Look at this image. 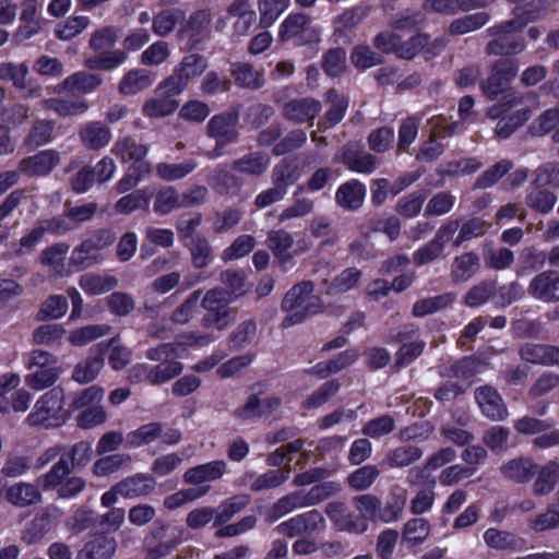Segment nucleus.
I'll list each match as a JSON object with an SVG mask.
<instances>
[{
    "instance_id": "f257e3e1",
    "label": "nucleus",
    "mask_w": 559,
    "mask_h": 559,
    "mask_svg": "<svg viewBox=\"0 0 559 559\" xmlns=\"http://www.w3.org/2000/svg\"><path fill=\"white\" fill-rule=\"evenodd\" d=\"M118 40L115 27L106 26L92 33L88 48L96 55L84 60V66L90 70L110 71L121 66L128 58L121 49L110 50Z\"/></svg>"
},
{
    "instance_id": "f03ea898",
    "label": "nucleus",
    "mask_w": 559,
    "mask_h": 559,
    "mask_svg": "<svg viewBox=\"0 0 559 559\" xmlns=\"http://www.w3.org/2000/svg\"><path fill=\"white\" fill-rule=\"evenodd\" d=\"M64 400V390L60 386L52 388L36 401L26 417V424L39 429L61 427L68 419Z\"/></svg>"
},
{
    "instance_id": "7ed1b4c3",
    "label": "nucleus",
    "mask_w": 559,
    "mask_h": 559,
    "mask_svg": "<svg viewBox=\"0 0 559 559\" xmlns=\"http://www.w3.org/2000/svg\"><path fill=\"white\" fill-rule=\"evenodd\" d=\"M185 540V530L170 522L157 523L145 536L144 559H162L170 555Z\"/></svg>"
},
{
    "instance_id": "20e7f679",
    "label": "nucleus",
    "mask_w": 559,
    "mask_h": 559,
    "mask_svg": "<svg viewBox=\"0 0 559 559\" xmlns=\"http://www.w3.org/2000/svg\"><path fill=\"white\" fill-rule=\"evenodd\" d=\"M521 32V24L502 21L487 29L489 36H492L487 46L486 53L495 56H511L521 53L525 49L524 38L516 35Z\"/></svg>"
},
{
    "instance_id": "39448f33",
    "label": "nucleus",
    "mask_w": 559,
    "mask_h": 559,
    "mask_svg": "<svg viewBox=\"0 0 559 559\" xmlns=\"http://www.w3.org/2000/svg\"><path fill=\"white\" fill-rule=\"evenodd\" d=\"M201 307L205 311L201 319L203 328L222 331L236 320L237 311L229 307V300L221 288L209 289L201 300Z\"/></svg>"
},
{
    "instance_id": "423d86ee",
    "label": "nucleus",
    "mask_w": 559,
    "mask_h": 559,
    "mask_svg": "<svg viewBox=\"0 0 559 559\" xmlns=\"http://www.w3.org/2000/svg\"><path fill=\"white\" fill-rule=\"evenodd\" d=\"M238 124L239 115L237 111L221 112L209 120L205 127L206 135L215 142V146L209 153L211 158L221 157L226 145L238 141Z\"/></svg>"
},
{
    "instance_id": "0eeeda50",
    "label": "nucleus",
    "mask_w": 559,
    "mask_h": 559,
    "mask_svg": "<svg viewBox=\"0 0 559 559\" xmlns=\"http://www.w3.org/2000/svg\"><path fill=\"white\" fill-rule=\"evenodd\" d=\"M73 469H64L52 465L50 469L40 475L38 484L46 491L52 490L61 499H72L82 493L86 488V480L72 474Z\"/></svg>"
},
{
    "instance_id": "6e6552de",
    "label": "nucleus",
    "mask_w": 559,
    "mask_h": 559,
    "mask_svg": "<svg viewBox=\"0 0 559 559\" xmlns=\"http://www.w3.org/2000/svg\"><path fill=\"white\" fill-rule=\"evenodd\" d=\"M282 41L293 40L297 46L318 44L321 28L306 13H292L282 22L278 29Z\"/></svg>"
},
{
    "instance_id": "1a4fd4ad",
    "label": "nucleus",
    "mask_w": 559,
    "mask_h": 559,
    "mask_svg": "<svg viewBox=\"0 0 559 559\" xmlns=\"http://www.w3.org/2000/svg\"><path fill=\"white\" fill-rule=\"evenodd\" d=\"M148 360L157 361L156 366H151V384L160 385L166 383L183 370V365L176 360V346L171 343H163L156 347L148 348L145 353Z\"/></svg>"
},
{
    "instance_id": "9d476101",
    "label": "nucleus",
    "mask_w": 559,
    "mask_h": 559,
    "mask_svg": "<svg viewBox=\"0 0 559 559\" xmlns=\"http://www.w3.org/2000/svg\"><path fill=\"white\" fill-rule=\"evenodd\" d=\"M314 289V284L311 281H302L293 286L284 296L281 309L285 312H292L284 318L282 324L284 328L298 324L305 320L311 310V302L309 301L313 297L311 296Z\"/></svg>"
},
{
    "instance_id": "9b49d317",
    "label": "nucleus",
    "mask_w": 559,
    "mask_h": 559,
    "mask_svg": "<svg viewBox=\"0 0 559 559\" xmlns=\"http://www.w3.org/2000/svg\"><path fill=\"white\" fill-rule=\"evenodd\" d=\"M116 240V235L110 229H98L85 238L72 253V264L79 269H87L98 263L102 258L98 251L110 247Z\"/></svg>"
},
{
    "instance_id": "f8f14e48",
    "label": "nucleus",
    "mask_w": 559,
    "mask_h": 559,
    "mask_svg": "<svg viewBox=\"0 0 559 559\" xmlns=\"http://www.w3.org/2000/svg\"><path fill=\"white\" fill-rule=\"evenodd\" d=\"M406 480L412 487L421 486L411 500L409 511L415 515H420L429 511L436 499V480L427 475L425 469L420 467L411 468L407 473Z\"/></svg>"
},
{
    "instance_id": "ddd939ff",
    "label": "nucleus",
    "mask_w": 559,
    "mask_h": 559,
    "mask_svg": "<svg viewBox=\"0 0 559 559\" xmlns=\"http://www.w3.org/2000/svg\"><path fill=\"white\" fill-rule=\"evenodd\" d=\"M325 527V520L318 510H310L280 523L274 531L280 535L296 537L320 532Z\"/></svg>"
},
{
    "instance_id": "4468645a",
    "label": "nucleus",
    "mask_w": 559,
    "mask_h": 559,
    "mask_svg": "<svg viewBox=\"0 0 559 559\" xmlns=\"http://www.w3.org/2000/svg\"><path fill=\"white\" fill-rule=\"evenodd\" d=\"M418 332V328L405 326L395 334L394 341L400 342L401 346L395 353L394 368L406 367L423 354L426 342L415 338Z\"/></svg>"
},
{
    "instance_id": "2eb2a0df",
    "label": "nucleus",
    "mask_w": 559,
    "mask_h": 559,
    "mask_svg": "<svg viewBox=\"0 0 559 559\" xmlns=\"http://www.w3.org/2000/svg\"><path fill=\"white\" fill-rule=\"evenodd\" d=\"M341 162L354 173L372 174L379 166L377 156L366 152L359 143H346L340 153Z\"/></svg>"
},
{
    "instance_id": "dca6fc26",
    "label": "nucleus",
    "mask_w": 559,
    "mask_h": 559,
    "mask_svg": "<svg viewBox=\"0 0 559 559\" xmlns=\"http://www.w3.org/2000/svg\"><path fill=\"white\" fill-rule=\"evenodd\" d=\"M325 514L338 531L362 534L369 526L362 519L356 518V514L349 512L343 501L329 502L325 507Z\"/></svg>"
},
{
    "instance_id": "f3484780",
    "label": "nucleus",
    "mask_w": 559,
    "mask_h": 559,
    "mask_svg": "<svg viewBox=\"0 0 559 559\" xmlns=\"http://www.w3.org/2000/svg\"><path fill=\"white\" fill-rule=\"evenodd\" d=\"M60 163V154L55 150H44L35 155L23 158L17 171L27 177H43L49 175Z\"/></svg>"
},
{
    "instance_id": "a211bd4d",
    "label": "nucleus",
    "mask_w": 559,
    "mask_h": 559,
    "mask_svg": "<svg viewBox=\"0 0 559 559\" xmlns=\"http://www.w3.org/2000/svg\"><path fill=\"white\" fill-rule=\"evenodd\" d=\"M226 14L235 20L231 28L238 37L248 36L257 22V13L250 0H233L226 8Z\"/></svg>"
},
{
    "instance_id": "6ab92c4d",
    "label": "nucleus",
    "mask_w": 559,
    "mask_h": 559,
    "mask_svg": "<svg viewBox=\"0 0 559 559\" xmlns=\"http://www.w3.org/2000/svg\"><path fill=\"white\" fill-rule=\"evenodd\" d=\"M475 400L481 413L492 420H503L508 416L507 406L499 392L489 385L475 391Z\"/></svg>"
},
{
    "instance_id": "aec40b11",
    "label": "nucleus",
    "mask_w": 559,
    "mask_h": 559,
    "mask_svg": "<svg viewBox=\"0 0 559 559\" xmlns=\"http://www.w3.org/2000/svg\"><path fill=\"white\" fill-rule=\"evenodd\" d=\"M106 345L104 343L97 344L92 350L91 355L78 362L72 372V379L80 383H90L97 378L104 367V354Z\"/></svg>"
},
{
    "instance_id": "412c9836",
    "label": "nucleus",
    "mask_w": 559,
    "mask_h": 559,
    "mask_svg": "<svg viewBox=\"0 0 559 559\" xmlns=\"http://www.w3.org/2000/svg\"><path fill=\"white\" fill-rule=\"evenodd\" d=\"M321 110V104L313 98H299L283 106V116L293 123L301 124L312 121Z\"/></svg>"
},
{
    "instance_id": "4be33fe9",
    "label": "nucleus",
    "mask_w": 559,
    "mask_h": 559,
    "mask_svg": "<svg viewBox=\"0 0 559 559\" xmlns=\"http://www.w3.org/2000/svg\"><path fill=\"white\" fill-rule=\"evenodd\" d=\"M93 456L92 443L86 440H81L72 444L71 447H67V450L62 453L57 462L53 465H57L66 471L69 469H81L86 467Z\"/></svg>"
},
{
    "instance_id": "5701e85b",
    "label": "nucleus",
    "mask_w": 559,
    "mask_h": 559,
    "mask_svg": "<svg viewBox=\"0 0 559 559\" xmlns=\"http://www.w3.org/2000/svg\"><path fill=\"white\" fill-rule=\"evenodd\" d=\"M292 467L287 464L283 469H269L264 474L255 475L248 473L243 476L242 481L252 491H263L280 487L290 475Z\"/></svg>"
},
{
    "instance_id": "b1692460",
    "label": "nucleus",
    "mask_w": 559,
    "mask_h": 559,
    "mask_svg": "<svg viewBox=\"0 0 559 559\" xmlns=\"http://www.w3.org/2000/svg\"><path fill=\"white\" fill-rule=\"evenodd\" d=\"M4 498L16 508H27L40 503L43 495L37 485L20 481L5 489Z\"/></svg>"
},
{
    "instance_id": "393cba45",
    "label": "nucleus",
    "mask_w": 559,
    "mask_h": 559,
    "mask_svg": "<svg viewBox=\"0 0 559 559\" xmlns=\"http://www.w3.org/2000/svg\"><path fill=\"white\" fill-rule=\"evenodd\" d=\"M111 130L102 121H90L79 130V138L82 144L92 151H99L106 147L111 141Z\"/></svg>"
},
{
    "instance_id": "a878e982",
    "label": "nucleus",
    "mask_w": 559,
    "mask_h": 559,
    "mask_svg": "<svg viewBox=\"0 0 559 559\" xmlns=\"http://www.w3.org/2000/svg\"><path fill=\"white\" fill-rule=\"evenodd\" d=\"M227 464L223 460L212 461L188 468L183 474V481L189 485H201L214 481L226 473Z\"/></svg>"
},
{
    "instance_id": "bb28decb",
    "label": "nucleus",
    "mask_w": 559,
    "mask_h": 559,
    "mask_svg": "<svg viewBox=\"0 0 559 559\" xmlns=\"http://www.w3.org/2000/svg\"><path fill=\"white\" fill-rule=\"evenodd\" d=\"M211 21V10H198L189 16L186 25L181 29V33L189 39L192 46H195L210 36Z\"/></svg>"
},
{
    "instance_id": "cd10ccee",
    "label": "nucleus",
    "mask_w": 559,
    "mask_h": 559,
    "mask_svg": "<svg viewBox=\"0 0 559 559\" xmlns=\"http://www.w3.org/2000/svg\"><path fill=\"white\" fill-rule=\"evenodd\" d=\"M538 465L531 457H516L500 467L502 476L515 484L528 483L537 473Z\"/></svg>"
},
{
    "instance_id": "c85d7f7f",
    "label": "nucleus",
    "mask_w": 559,
    "mask_h": 559,
    "mask_svg": "<svg viewBox=\"0 0 559 559\" xmlns=\"http://www.w3.org/2000/svg\"><path fill=\"white\" fill-rule=\"evenodd\" d=\"M121 497L135 499L151 495L156 488L155 479L148 474H134L118 481Z\"/></svg>"
},
{
    "instance_id": "c756f323",
    "label": "nucleus",
    "mask_w": 559,
    "mask_h": 559,
    "mask_svg": "<svg viewBox=\"0 0 559 559\" xmlns=\"http://www.w3.org/2000/svg\"><path fill=\"white\" fill-rule=\"evenodd\" d=\"M271 165V157L267 153L257 151L248 153L231 163V168L241 174L252 177H261Z\"/></svg>"
},
{
    "instance_id": "7c9ffc66",
    "label": "nucleus",
    "mask_w": 559,
    "mask_h": 559,
    "mask_svg": "<svg viewBox=\"0 0 559 559\" xmlns=\"http://www.w3.org/2000/svg\"><path fill=\"white\" fill-rule=\"evenodd\" d=\"M366 187L357 179L341 185L335 193L336 204L345 210L356 211L364 204Z\"/></svg>"
},
{
    "instance_id": "2f4dec72",
    "label": "nucleus",
    "mask_w": 559,
    "mask_h": 559,
    "mask_svg": "<svg viewBox=\"0 0 559 559\" xmlns=\"http://www.w3.org/2000/svg\"><path fill=\"white\" fill-rule=\"evenodd\" d=\"M70 246L66 242H58L45 248L39 255L40 263L49 269L50 276L62 277L66 275V257Z\"/></svg>"
},
{
    "instance_id": "473e14b6",
    "label": "nucleus",
    "mask_w": 559,
    "mask_h": 559,
    "mask_svg": "<svg viewBox=\"0 0 559 559\" xmlns=\"http://www.w3.org/2000/svg\"><path fill=\"white\" fill-rule=\"evenodd\" d=\"M103 79L94 73L80 71L66 78L60 84L57 85L56 91L62 92H82L92 93L100 84Z\"/></svg>"
},
{
    "instance_id": "72a5a7b5",
    "label": "nucleus",
    "mask_w": 559,
    "mask_h": 559,
    "mask_svg": "<svg viewBox=\"0 0 559 559\" xmlns=\"http://www.w3.org/2000/svg\"><path fill=\"white\" fill-rule=\"evenodd\" d=\"M116 549L117 542L114 537L99 535L83 546L76 559H110Z\"/></svg>"
},
{
    "instance_id": "f704fd0d",
    "label": "nucleus",
    "mask_w": 559,
    "mask_h": 559,
    "mask_svg": "<svg viewBox=\"0 0 559 559\" xmlns=\"http://www.w3.org/2000/svg\"><path fill=\"white\" fill-rule=\"evenodd\" d=\"M79 285L85 294L97 296L115 289L118 286V280L109 274L88 272L80 276Z\"/></svg>"
},
{
    "instance_id": "c9c22d12",
    "label": "nucleus",
    "mask_w": 559,
    "mask_h": 559,
    "mask_svg": "<svg viewBox=\"0 0 559 559\" xmlns=\"http://www.w3.org/2000/svg\"><path fill=\"white\" fill-rule=\"evenodd\" d=\"M326 97L331 103V107L326 110L318 123L320 131H325L326 129L332 128L342 121L348 107V99L338 95L334 90L329 91L326 93Z\"/></svg>"
},
{
    "instance_id": "e433bc0d",
    "label": "nucleus",
    "mask_w": 559,
    "mask_h": 559,
    "mask_svg": "<svg viewBox=\"0 0 559 559\" xmlns=\"http://www.w3.org/2000/svg\"><path fill=\"white\" fill-rule=\"evenodd\" d=\"M407 501L406 491L401 488H392L384 506L380 507V522L394 523L402 519Z\"/></svg>"
},
{
    "instance_id": "4c0bfd02",
    "label": "nucleus",
    "mask_w": 559,
    "mask_h": 559,
    "mask_svg": "<svg viewBox=\"0 0 559 559\" xmlns=\"http://www.w3.org/2000/svg\"><path fill=\"white\" fill-rule=\"evenodd\" d=\"M480 269L479 257L474 252H465L453 259L451 264V277L453 282H466Z\"/></svg>"
},
{
    "instance_id": "58836bf2",
    "label": "nucleus",
    "mask_w": 559,
    "mask_h": 559,
    "mask_svg": "<svg viewBox=\"0 0 559 559\" xmlns=\"http://www.w3.org/2000/svg\"><path fill=\"white\" fill-rule=\"evenodd\" d=\"M536 474L532 491L537 497H544L555 489L559 478V463L555 460L548 461L540 469L537 468Z\"/></svg>"
},
{
    "instance_id": "ea45409f",
    "label": "nucleus",
    "mask_w": 559,
    "mask_h": 559,
    "mask_svg": "<svg viewBox=\"0 0 559 559\" xmlns=\"http://www.w3.org/2000/svg\"><path fill=\"white\" fill-rule=\"evenodd\" d=\"M179 107V102L163 92H156V96L148 98L142 107L143 114L148 118H164L174 114Z\"/></svg>"
},
{
    "instance_id": "a19ab883",
    "label": "nucleus",
    "mask_w": 559,
    "mask_h": 559,
    "mask_svg": "<svg viewBox=\"0 0 559 559\" xmlns=\"http://www.w3.org/2000/svg\"><path fill=\"white\" fill-rule=\"evenodd\" d=\"M111 152L119 157L122 163L139 162L146 156L148 147L136 143L132 136L126 135L117 139Z\"/></svg>"
},
{
    "instance_id": "79ce46f5",
    "label": "nucleus",
    "mask_w": 559,
    "mask_h": 559,
    "mask_svg": "<svg viewBox=\"0 0 559 559\" xmlns=\"http://www.w3.org/2000/svg\"><path fill=\"white\" fill-rule=\"evenodd\" d=\"M132 457L128 453H114L97 459L92 465V474L95 477H105L128 467Z\"/></svg>"
},
{
    "instance_id": "37998d69",
    "label": "nucleus",
    "mask_w": 559,
    "mask_h": 559,
    "mask_svg": "<svg viewBox=\"0 0 559 559\" xmlns=\"http://www.w3.org/2000/svg\"><path fill=\"white\" fill-rule=\"evenodd\" d=\"M485 544L496 550H518L524 545V539L513 533L490 527L484 533Z\"/></svg>"
},
{
    "instance_id": "c03bdc74",
    "label": "nucleus",
    "mask_w": 559,
    "mask_h": 559,
    "mask_svg": "<svg viewBox=\"0 0 559 559\" xmlns=\"http://www.w3.org/2000/svg\"><path fill=\"white\" fill-rule=\"evenodd\" d=\"M423 456V451L416 445H401L390 450L382 464L390 468L406 467L418 461Z\"/></svg>"
},
{
    "instance_id": "a18cd8bd",
    "label": "nucleus",
    "mask_w": 559,
    "mask_h": 559,
    "mask_svg": "<svg viewBox=\"0 0 559 559\" xmlns=\"http://www.w3.org/2000/svg\"><path fill=\"white\" fill-rule=\"evenodd\" d=\"M362 273L359 269L352 266L343 270L332 281H325L326 294H344L357 287L360 283Z\"/></svg>"
},
{
    "instance_id": "49530a36",
    "label": "nucleus",
    "mask_w": 559,
    "mask_h": 559,
    "mask_svg": "<svg viewBox=\"0 0 559 559\" xmlns=\"http://www.w3.org/2000/svg\"><path fill=\"white\" fill-rule=\"evenodd\" d=\"M369 11L368 7H353L343 11L333 20L334 34L343 35L347 31L355 28L367 19Z\"/></svg>"
},
{
    "instance_id": "de8ad7c7",
    "label": "nucleus",
    "mask_w": 559,
    "mask_h": 559,
    "mask_svg": "<svg viewBox=\"0 0 559 559\" xmlns=\"http://www.w3.org/2000/svg\"><path fill=\"white\" fill-rule=\"evenodd\" d=\"M309 507L306 492L295 491L278 499L269 513V520L275 521L289 512Z\"/></svg>"
},
{
    "instance_id": "09e8293b",
    "label": "nucleus",
    "mask_w": 559,
    "mask_h": 559,
    "mask_svg": "<svg viewBox=\"0 0 559 559\" xmlns=\"http://www.w3.org/2000/svg\"><path fill=\"white\" fill-rule=\"evenodd\" d=\"M153 84V78L143 69L131 70L126 73L120 83L119 92L123 95H134Z\"/></svg>"
},
{
    "instance_id": "8fccbe9b",
    "label": "nucleus",
    "mask_w": 559,
    "mask_h": 559,
    "mask_svg": "<svg viewBox=\"0 0 559 559\" xmlns=\"http://www.w3.org/2000/svg\"><path fill=\"white\" fill-rule=\"evenodd\" d=\"M207 59L200 53H189L175 67V70L188 82L201 76L207 69Z\"/></svg>"
},
{
    "instance_id": "3c124183",
    "label": "nucleus",
    "mask_w": 559,
    "mask_h": 559,
    "mask_svg": "<svg viewBox=\"0 0 559 559\" xmlns=\"http://www.w3.org/2000/svg\"><path fill=\"white\" fill-rule=\"evenodd\" d=\"M250 502L247 495H236L219 503L215 509L214 525L219 526L230 521L236 514L241 512Z\"/></svg>"
},
{
    "instance_id": "603ef678",
    "label": "nucleus",
    "mask_w": 559,
    "mask_h": 559,
    "mask_svg": "<svg viewBox=\"0 0 559 559\" xmlns=\"http://www.w3.org/2000/svg\"><path fill=\"white\" fill-rule=\"evenodd\" d=\"M456 299L454 293H445L442 295L428 297L416 301L413 306L412 313L414 317H425L444 309L452 305Z\"/></svg>"
},
{
    "instance_id": "864d4df0",
    "label": "nucleus",
    "mask_w": 559,
    "mask_h": 559,
    "mask_svg": "<svg viewBox=\"0 0 559 559\" xmlns=\"http://www.w3.org/2000/svg\"><path fill=\"white\" fill-rule=\"evenodd\" d=\"M526 293L534 300L551 304V270L534 275L527 285Z\"/></svg>"
},
{
    "instance_id": "5fc2aeb1",
    "label": "nucleus",
    "mask_w": 559,
    "mask_h": 559,
    "mask_svg": "<svg viewBox=\"0 0 559 559\" xmlns=\"http://www.w3.org/2000/svg\"><path fill=\"white\" fill-rule=\"evenodd\" d=\"M231 75L234 76L236 84L246 88L257 90L264 83L263 74L255 70L252 64L246 62H238L234 64Z\"/></svg>"
},
{
    "instance_id": "6e6d98bb",
    "label": "nucleus",
    "mask_w": 559,
    "mask_h": 559,
    "mask_svg": "<svg viewBox=\"0 0 559 559\" xmlns=\"http://www.w3.org/2000/svg\"><path fill=\"white\" fill-rule=\"evenodd\" d=\"M353 504L358 512L356 518H360L368 524V521H380L381 500L371 493L358 495L353 498Z\"/></svg>"
},
{
    "instance_id": "4d7b16f0",
    "label": "nucleus",
    "mask_w": 559,
    "mask_h": 559,
    "mask_svg": "<svg viewBox=\"0 0 559 559\" xmlns=\"http://www.w3.org/2000/svg\"><path fill=\"white\" fill-rule=\"evenodd\" d=\"M51 530V518L47 513L36 515L22 532V540L27 545L40 543Z\"/></svg>"
},
{
    "instance_id": "13d9d810",
    "label": "nucleus",
    "mask_w": 559,
    "mask_h": 559,
    "mask_svg": "<svg viewBox=\"0 0 559 559\" xmlns=\"http://www.w3.org/2000/svg\"><path fill=\"white\" fill-rule=\"evenodd\" d=\"M557 202V197L548 189L531 186L530 192L525 197L526 205L539 214L549 213Z\"/></svg>"
},
{
    "instance_id": "bf43d9fd",
    "label": "nucleus",
    "mask_w": 559,
    "mask_h": 559,
    "mask_svg": "<svg viewBox=\"0 0 559 559\" xmlns=\"http://www.w3.org/2000/svg\"><path fill=\"white\" fill-rule=\"evenodd\" d=\"M430 534V524L424 518L408 520L402 530V539L409 546L424 543Z\"/></svg>"
},
{
    "instance_id": "052dcab7",
    "label": "nucleus",
    "mask_w": 559,
    "mask_h": 559,
    "mask_svg": "<svg viewBox=\"0 0 559 559\" xmlns=\"http://www.w3.org/2000/svg\"><path fill=\"white\" fill-rule=\"evenodd\" d=\"M496 289V281L484 280L467 290L464 296V305L469 308L479 307L493 297Z\"/></svg>"
},
{
    "instance_id": "680f3d73",
    "label": "nucleus",
    "mask_w": 559,
    "mask_h": 559,
    "mask_svg": "<svg viewBox=\"0 0 559 559\" xmlns=\"http://www.w3.org/2000/svg\"><path fill=\"white\" fill-rule=\"evenodd\" d=\"M162 437V424L150 423L139 427L126 436V442L130 448H141Z\"/></svg>"
},
{
    "instance_id": "e2e57ef3",
    "label": "nucleus",
    "mask_w": 559,
    "mask_h": 559,
    "mask_svg": "<svg viewBox=\"0 0 559 559\" xmlns=\"http://www.w3.org/2000/svg\"><path fill=\"white\" fill-rule=\"evenodd\" d=\"M289 0H258L260 26L267 28L287 10Z\"/></svg>"
},
{
    "instance_id": "0e129e2a",
    "label": "nucleus",
    "mask_w": 559,
    "mask_h": 559,
    "mask_svg": "<svg viewBox=\"0 0 559 559\" xmlns=\"http://www.w3.org/2000/svg\"><path fill=\"white\" fill-rule=\"evenodd\" d=\"M380 473L376 465L367 464L352 472L347 476V484L356 491L367 490L374 484Z\"/></svg>"
},
{
    "instance_id": "69168bd1",
    "label": "nucleus",
    "mask_w": 559,
    "mask_h": 559,
    "mask_svg": "<svg viewBox=\"0 0 559 559\" xmlns=\"http://www.w3.org/2000/svg\"><path fill=\"white\" fill-rule=\"evenodd\" d=\"M219 280L225 287L224 294L230 300L241 297L246 293V273L240 270H225L221 273Z\"/></svg>"
},
{
    "instance_id": "338daca9",
    "label": "nucleus",
    "mask_w": 559,
    "mask_h": 559,
    "mask_svg": "<svg viewBox=\"0 0 559 559\" xmlns=\"http://www.w3.org/2000/svg\"><path fill=\"white\" fill-rule=\"evenodd\" d=\"M191 261L195 269L207 266L213 260V250L209 240L203 236H195L188 245Z\"/></svg>"
},
{
    "instance_id": "774afa93",
    "label": "nucleus",
    "mask_w": 559,
    "mask_h": 559,
    "mask_svg": "<svg viewBox=\"0 0 559 559\" xmlns=\"http://www.w3.org/2000/svg\"><path fill=\"white\" fill-rule=\"evenodd\" d=\"M271 178L274 186L287 190L298 179V167L293 160L283 158L274 166Z\"/></svg>"
}]
</instances>
